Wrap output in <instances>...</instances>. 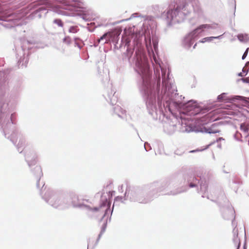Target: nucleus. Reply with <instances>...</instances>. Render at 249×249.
<instances>
[{
	"mask_svg": "<svg viewBox=\"0 0 249 249\" xmlns=\"http://www.w3.org/2000/svg\"><path fill=\"white\" fill-rule=\"evenodd\" d=\"M227 93H222L220 95H218L217 96V100L219 101H228L229 100V98L226 97Z\"/></svg>",
	"mask_w": 249,
	"mask_h": 249,
	"instance_id": "obj_33",
	"label": "nucleus"
},
{
	"mask_svg": "<svg viewBox=\"0 0 249 249\" xmlns=\"http://www.w3.org/2000/svg\"><path fill=\"white\" fill-rule=\"evenodd\" d=\"M223 217L225 219H229L230 218V216H226L224 213H223Z\"/></svg>",
	"mask_w": 249,
	"mask_h": 249,
	"instance_id": "obj_46",
	"label": "nucleus"
},
{
	"mask_svg": "<svg viewBox=\"0 0 249 249\" xmlns=\"http://www.w3.org/2000/svg\"><path fill=\"white\" fill-rule=\"evenodd\" d=\"M4 73L2 71H0V86H2L4 81Z\"/></svg>",
	"mask_w": 249,
	"mask_h": 249,
	"instance_id": "obj_35",
	"label": "nucleus"
},
{
	"mask_svg": "<svg viewBox=\"0 0 249 249\" xmlns=\"http://www.w3.org/2000/svg\"><path fill=\"white\" fill-rule=\"evenodd\" d=\"M238 229L235 227L233 230V242L235 246L236 247V249H239L240 246V239L238 237Z\"/></svg>",
	"mask_w": 249,
	"mask_h": 249,
	"instance_id": "obj_22",
	"label": "nucleus"
},
{
	"mask_svg": "<svg viewBox=\"0 0 249 249\" xmlns=\"http://www.w3.org/2000/svg\"><path fill=\"white\" fill-rule=\"evenodd\" d=\"M95 15L91 10L84 11L81 15L82 18L86 21H90L94 18Z\"/></svg>",
	"mask_w": 249,
	"mask_h": 249,
	"instance_id": "obj_21",
	"label": "nucleus"
},
{
	"mask_svg": "<svg viewBox=\"0 0 249 249\" xmlns=\"http://www.w3.org/2000/svg\"><path fill=\"white\" fill-rule=\"evenodd\" d=\"M115 93L114 90L111 89L107 95H105L106 100L112 105L115 104L118 101V97Z\"/></svg>",
	"mask_w": 249,
	"mask_h": 249,
	"instance_id": "obj_15",
	"label": "nucleus"
},
{
	"mask_svg": "<svg viewBox=\"0 0 249 249\" xmlns=\"http://www.w3.org/2000/svg\"><path fill=\"white\" fill-rule=\"evenodd\" d=\"M113 112L122 119H126V111L119 106H116L113 108Z\"/></svg>",
	"mask_w": 249,
	"mask_h": 249,
	"instance_id": "obj_16",
	"label": "nucleus"
},
{
	"mask_svg": "<svg viewBox=\"0 0 249 249\" xmlns=\"http://www.w3.org/2000/svg\"><path fill=\"white\" fill-rule=\"evenodd\" d=\"M235 99L241 100L242 101L243 105L249 108V98L247 99L240 96H234L232 97V101H234Z\"/></svg>",
	"mask_w": 249,
	"mask_h": 249,
	"instance_id": "obj_23",
	"label": "nucleus"
},
{
	"mask_svg": "<svg viewBox=\"0 0 249 249\" xmlns=\"http://www.w3.org/2000/svg\"><path fill=\"white\" fill-rule=\"evenodd\" d=\"M215 126H216V124H212V126L210 127L204 128V132L209 134H215L219 133L220 131L217 129L214 128Z\"/></svg>",
	"mask_w": 249,
	"mask_h": 249,
	"instance_id": "obj_25",
	"label": "nucleus"
},
{
	"mask_svg": "<svg viewBox=\"0 0 249 249\" xmlns=\"http://www.w3.org/2000/svg\"><path fill=\"white\" fill-rule=\"evenodd\" d=\"M79 0H43L38 4L42 6L34 12V16L39 18L45 15L49 10H52L59 14L67 15L61 11L59 8L69 11L73 10L78 6Z\"/></svg>",
	"mask_w": 249,
	"mask_h": 249,
	"instance_id": "obj_3",
	"label": "nucleus"
},
{
	"mask_svg": "<svg viewBox=\"0 0 249 249\" xmlns=\"http://www.w3.org/2000/svg\"><path fill=\"white\" fill-rule=\"evenodd\" d=\"M202 150H192V151H191L190 152H194L195 151H202Z\"/></svg>",
	"mask_w": 249,
	"mask_h": 249,
	"instance_id": "obj_48",
	"label": "nucleus"
},
{
	"mask_svg": "<svg viewBox=\"0 0 249 249\" xmlns=\"http://www.w3.org/2000/svg\"><path fill=\"white\" fill-rule=\"evenodd\" d=\"M63 42L67 44H70L71 43V39L69 36H66L63 39Z\"/></svg>",
	"mask_w": 249,
	"mask_h": 249,
	"instance_id": "obj_39",
	"label": "nucleus"
},
{
	"mask_svg": "<svg viewBox=\"0 0 249 249\" xmlns=\"http://www.w3.org/2000/svg\"><path fill=\"white\" fill-rule=\"evenodd\" d=\"M202 24L198 26L195 29L189 33V35L192 37L193 39L198 37L201 33L204 32L203 27H202Z\"/></svg>",
	"mask_w": 249,
	"mask_h": 249,
	"instance_id": "obj_18",
	"label": "nucleus"
},
{
	"mask_svg": "<svg viewBox=\"0 0 249 249\" xmlns=\"http://www.w3.org/2000/svg\"><path fill=\"white\" fill-rule=\"evenodd\" d=\"M223 35L218 36H210V37H206L203 38H202L201 40L199 41L201 43H205L206 42H211L214 39H221L222 38Z\"/></svg>",
	"mask_w": 249,
	"mask_h": 249,
	"instance_id": "obj_28",
	"label": "nucleus"
},
{
	"mask_svg": "<svg viewBox=\"0 0 249 249\" xmlns=\"http://www.w3.org/2000/svg\"><path fill=\"white\" fill-rule=\"evenodd\" d=\"M127 47L124 59L130 62L134 52L135 70L140 77V89L143 95L147 110L155 120L164 121L166 113H173L176 109H183L184 113L190 115L204 114L208 110L201 109L196 101L183 103L182 96L177 93L170 75L169 68L162 66L157 60L154 51L157 52L158 38L144 23L141 29L122 37Z\"/></svg>",
	"mask_w": 249,
	"mask_h": 249,
	"instance_id": "obj_1",
	"label": "nucleus"
},
{
	"mask_svg": "<svg viewBox=\"0 0 249 249\" xmlns=\"http://www.w3.org/2000/svg\"><path fill=\"white\" fill-rule=\"evenodd\" d=\"M218 147H219V148H221V144H218Z\"/></svg>",
	"mask_w": 249,
	"mask_h": 249,
	"instance_id": "obj_50",
	"label": "nucleus"
},
{
	"mask_svg": "<svg viewBox=\"0 0 249 249\" xmlns=\"http://www.w3.org/2000/svg\"><path fill=\"white\" fill-rule=\"evenodd\" d=\"M181 122L178 121V125H181L182 128L180 131L182 132H189L190 131H192L193 130L192 127H191L189 125V122L188 120H187L185 118H183L182 117H180Z\"/></svg>",
	"mask_w": 249,
	"mask_h": 249,
	"instance_id": "obj_14",
	"label": "nucleus"
},
{
	"mask_svg": "<svg viewBox=\"0 0 249 249\" xmlns=\"http://www.w3.org/2000/svg\"><path fill=\"white\" fill-rule=\"evenodd\" d=\"M192 7L188 3H182L174 8H170L167 12L162 14V17L165 20L168 26L182 22L191 12Z\"/></svg>",
	"mask_w": 249,
	"mask_h": 249,
	"instance_id": "obj_4",
	"label": "nucleus"
},
{
	"mask_svg": "<svg viewBox=\"0 0 249 249\" xmlns=\"http://www.w3.org/2000/svg\"><path fill=\"white\" fill-rule=\"evenodd\" d=\"M133 18H143L144 20H151L153 18V17L151 16H142L138 13H135L132 14L130 18L126 19L125 20H128Z\"/></svg>",
	"mask_w": 249,
	"mask_h": 249,
	"instance_id": "obj_24",
	"label": "nucleus"
},
{
	"mask_svg": "<svg viewBox=\"0 0 249 249\" xmlns=\"http://www.w3.org/2000/svg\"><path fill=\"white\" fill-rule=\"evenodd\" d=\"M210 116H211V115H210V114H207V115H205L204 116V117H205V118H206V117H207V118H209Z\"/></svg>",
	"mask_w": 249,
	"mask_h": 249,
	"instance_id": "obj_47",
	"label": "nucleus"
},
{
	"mask_svg": "<svg viewBox=\"0 0 249 249\" xmlns=\"http://www.w3.org/2000/svg\"><path fill=\"white\" fill-rule=\"evenodd\" d=\"M157 192V189L155 190L152 188L150 193L146 196H145V192L143 190L139 188L131 189L130 187H127L125 192L124 197L126 198L125 199H129L131 201L146 203L151 201L156 193Z\"/></svg>",
	"mask_w": 249,
	"mask_h": 249,
	"instance_id": "obj_6",
	"label": "nucleus"
},
{
	"mask_svg": "<svg viewBox=\"0 0 249 249\" xmlns=\"http://www.w3.org/2000/svg\"><path fill=\"white\" fill-rule=\"evenodd\" d=\"M44 186V184H43L40 195L46 203L54 208L63 209L67 207L64 200L55 192L49 189L45 190V188L43 189Z\"/></svg>",
	"mask_w": 249,
	"mask_h": 249,
	"instance_id": "obj_7",
	"label": "nucleus"
},
{
	"mask_svg": "<svg viewBox=\"0 0 249 249\" xmlns=\"http://www.w3.org/2000/svg\"><path fill=\"white\" fill-rule=\"evenodd\" d=\"M34 175L36 176L37 182H36V187L37 188H39V181L41 177L42 176V170L39 166H36L34 169Z\"/></svg>",
	"mask_w": 249,
	"mask_h": 249,
	"instance_id": "obj_20",
	"label": "nucleus"
},
{
	"mask_svg": "<svg viewBox=\"0 0 249 249\" xmlns=\"http://www.w3.org/2000/svg\"><path fill=\"white\" fill-rule=\"evenodd\" d=\"M200 191L202 192H204L203 194L202 195V197H206L208 199H209V196L207 194V186L205 184H203L202 183L200 184Z\"/></svg>",
	"mask_w": 249,
	"mask_h": 249,
	"instance_id": "obj_30",
	"label": "nucleus"
},
{
	"mask_svg": "<svg viewBox=\"0 0 249 249\" xmlns=\"http://www.w3.org/2000/svg\"><path fill=\"white\" fill-rule=\"evenodd\" d=\"M11 104L7 98L0 99V129L5 133L6 129H13L16 119L15 113H10Z\"/></svg>",
	"mask_w": 249,
	"mask_h": 249,
	"instance_id": "obj_5",
	"label": "nucleus"
},
{
	"mask_svg": "<svg viewBox=\"0 0 249 249\" xmlns=\"http://www.w3.org/2000/svg\"><path fill=\"white\" fill-rule=\"evenodd\" d=\"M238 75H239V76H242V73H241V72L239 73L238 74Z\"/></svg>",
	"mask_w": 249,
	"mask_h": 249,
	"instance_id": "obj_51",
	"label": "nucleus"
},
{
	"mask_svg": "<svg viewBox=\"0 0 249 249\" xmlns=\"http://www.w3.org/2000/svg\"><path fill=\"white\" fill-rule=\"evenodd\" d=\"M24 153L25 160L29 167L31 168L35 165L37 162V155L36 153L33 150L27 149L25 150Z\"/></svg>",
	"mask_w": 249,
	"mask_h": 249,
	"instance_id": "obj_11",
	"label": "nucleus"
},
{
	"mask_svg": "<svg viewBox=\"0 0 249 249\" xmlns=\"http://www.w3.org/2000/svg\"><path fill=\"white\" fill-rule=\"evenodd\" d=\"M194 41L195 39H193L192 37L188 34L184 37L182 41V45L186 49H189L191 48Z\"/></svg>",
	"mask_w": 249,
	"mask_h": 249,
	"instance_id": "obj_17",
	"label": "nucleus"
},
{
	"mask_svg": "<svg viewBox=\"0 0 249 249\" xmlns=\"http://www.w3.org/2000/svg\"><path fill=\"white\" fill-rule=\"evenodd\" d=\"M249 48H248L245 51V52H244V54H243L242 55V59H244L246 56H247V54H248V51H249Z\"/></svg>",
	"mask_w": 249,
	"mask_h": 249,
	"instance_id": "obj_42",
	"label": "nucleus"
},
{
	"mask_svg": "<svg viewBox=\"0 0 249 249\" xmlns=\"http://www.w3.org/2000/svg\"><path fill=\"white\" fill-rule=\"evenodd\" d=\"M52 22L53 25H55V26L64 30V29H63L64 23L61 20V19H60L59 18H55L53 20Z\"/></svg>",
	"mask_w": 249,
	"mask_h": 249,
	"instance_id": "obj_29",
	"label": "nucleus"
},
{
	"mask_svg": "<svg viewBox=\"0 0 249 249\" xmlns=\"http://www.w3.org/2000/svg\"><path fill=\"white\" fill-rule=\"evenodd\" d=\"M102 198L103 203L100 207H95L92 209L88 204L89 202L88 199L82 198L76 195H73L71 196V203L74 207L89 211L95 214L96 216H101V221L103 222V224L97 241H99L102 234L105 232L108 220L110 221L111 215L113 211H111L109 209V206L108 204H107V199L106 198L104 199L103 196Z\"/></svg>",
	"mask_w": 249,
	"mask_h": 249,
	"instance_id": "obj_2",
	"label": "nucleus"
},
{
	"mask_svg": "<svg viewBox=\"0 0 249 249\" xmlns=\"http://www.w3.org/2000/svg\"><path fill=\"white\" fill-rule=\"evenodd\" d=\"M174 121L171 122H165L163 124V129L165 133L168 134H173L177 129V119L174 118Z\"/></svg>",
	"mask_w": 249,
	"mask_h": 249,
	"instance_id": "obj_13",
	"label": "nucleus"
},
{
	"mask_svg": "<svg viewBox=\"0 0 249 249\" xmlns=\"http://www.w3.org/2000/svg\"><path fill=\"white\" fill-rule=\"evenodd\" d=\"M194 12L197 14L198 16H201L203 15L202 9L199 6H196L194 8Z\"/></svg>",
	"mask_w": 249,
	"mask_h": 249,
	"instance_id": "obj_32",
	"label": "nucleus"
},
{
	"mask_svg": "<svg viewBox=\"0 0 249 249\" xmlns=\"http://www.w3.org/2000/svg\"><path fill=\"white\" fill-rule=\"evenodd\" d=\"M202 27H203L204 31L205 30H216L219 27L217 24L213 23V24H202Z\"/></svg>",
	"mask_w": 249,
	"mask_h": 249,
	"instance_id": "obj_26",
	"label": "nucleus"
},
{
	"mask_svg": "<svg viewBox=\"0 0 249 249\" xmlns=\"http://www.w3.org/2000/svg\"><path fill=\"white\" fill-rule=\"evenodd\" d=\"M213 142L210 143V144L208 145L205 149L208 148L210 145H211L212 144H213Z\"/></svg>",
	"mask_w": 249,
	"mask_h": 249,
	"instance_id": "obj_49",
	"label": "nucleus"
},
{
	"mask_svg": "<svg viewBox=\"0 0 249 249\" xmlns=\"http://www.w3.org/2000/svg\"><path fill=\"white\" fill-rule=\"evenodd\" d=\"M244 83H249V79L247 78H242L241 79Z\"/></svg>",
	"mask_w": 249,
	"mask_h": 249,
	"instance_id": "obj_43",
	"label": "nucleus"
},
{
	"mask_svg": "<svg viewBox=\"0 0 249 249\" xmlns=\"http://www.w3.org/2000/svg\"><path fill=\"white\" fill-rule=\"evenodd\" d=\"M196 169L195 168L189 170L183 175L184 179L186 181L190 188L197 187L199 183V179L193 174Z\"/></svg>",
	"mask_w": 249,
	"mask_h": 249,
	"instance_id": "obj_9",
	"label": "nucleus"
},
{
	"mask_svg": "<svg viewBox=\"0 0 249 249\" xmlns=\"http://www.w3.org/2000/svg\"><path fill=\"white\" fill-rule=\"evenodd\" d=\"M3 133L5 137L9 139L21 153L26 145V140L22 134L15 129L14 125L13 129L7 127L6 132Z\"/></svg>",
	"mask_w": 249,
	"mask_h": 249,
	"instance_id": "obj_8",
	"label": "nucleus"
},
{
	"mask_svg": "<svg viewBox=\"0 0 249 249\" xmlns=\"http://www.w3.org/2000/svg\"><path fill=\"white\" fill-rule=\"evenodd\" d=\"M28 53L26 54L25 50L20 49L17 54V58L18 60L19 65L26 67L28 62Z\"/></svg>",
	"mask_w": 249,
	"mask_h": 249,
	"instance_id": "obj_12",
	"label": "nucleus"
},
{
	"mask_svg": "<svg viewBox=\"0 0 249 249\" xmlns=\"http://www.w3.org/2000/svg\"><path fill=\"white\" fill-rule=\"evenodd\" d=\"M227 212L228 213V214L231 216V217H233V215L234 214V211L233 209V208L232 207H230L229 208H228L227 210Z\"/></svg>",
	"mask_w": 249,
	"mask_h": 249,
	"instance_id": "obj_36",
	"label": "nucleus"
},
{
	"mask_svg": "<svg viewBox=\"0 0 249 249\" xmlns=\"http://www.w3.org/2000/svg\"><path fill=\"white\" fill-rule=\"evenodd\" d=\"M11 16L7 15L4 12L0 11V24L6 28H11L19 25L18 23H17V19H8Z\"/></svg>",
	"mask_w": 249,
	"mask_h": 249,
	"instance_id": "obj_10",
	"label": "nucleus"
},
{
	"mask_svg": "<svg viewBox=\"0 0 249 249\" xmlns=\"http://www.w3.org/2000/svg\"><path fill=\"white\" fill-rule=\"evenodd\" d=\"M240 129L243 132L244 137H248L249 136V122L246 121L241 123Z\"/></svg>",
	"mask_w": 249,
	"mask_h": 249,
	"instance_id": "obj_19",
	"label": "nucleus"
},
{
	"mask_svg": "<svg viewBox=\"0 0 249 249\" xmlns=\"http://www.w3.org/2000/svg\"><path fill=\"white\" fill-rule=\"evenodd\" d=\"M125 199H124V197L123 196H117L115 198V201L114 202H118V201H120L121 202H124V200Z\"/></svg>",
	"mask_w": 249,
	"mask_h": 249,
	"instance_id": "obj_40",
	"label": "nucleus"
},
{
	"mask_svg": "<svg viewBox=\"0 0 249 249\" xmlns=\"http://www.w3.org/2000/svg\"><path fill=\"white\" fill-rule=\"evenodd\" d=\"M196 44H195V45L194 46V47H193V49H194V48H195V47H196Z\"/></svg>",
	"mask_w": 249,
	"mask_h": 249,
	"instance_id": "obj_52",
	"label": "nucleus"
},
{
	"mask_svg": "<svg viewBox=\"0 0 249 249\" xmlns=\"http://www.w3.org/2000/svg\"><path fill=\"white\" fill-rule=\"evenodd\" d=\"M181 192H182V191H178V192H174V193H171V195H176L178 194L181 193Z\"/></svg>",
	"mask_w": 249,
	"mask_h": 249,
	"instance_id": "obj_44",
	"label": "nucleus"
},
{
	"mask_svg": "<svg viewBox=\"0 0 249 249\" xmlns=\"http://www.w3.org/2000/svg\"><path fill=\"white\" fill-rule=\"evenodd\" d=\"M234 138L238 140V141H240V140H241V138H242V134H240L239 132H238V131H237L234 135Z\"/></svg>",
	"mask_w": 249,
	"mask_h": 249,
	"instance_id": "obj_37",
	"label": "nucleus"
},
{
	"mask_svg": "<svg viewBox=\"0 0 249 249\" xmlns=\"http://www.w3.org/2000/svg\"><path fill=\"white\" fill-rule=\"evenodd\" d=\"M74 40L75 45L77 46L79 49H81L82 48V46L80 43V42L81 40L78 38H75Z\"/></svg>",
	"mask_w": 249,
	"mask_h": 249,
	"instance_id": "obj_38",
	"label": "nucleus"
},
{
	"mask_svg": "<svg viewBox=\"0 0 249 249\" xmlns=\"http://www.w3.org/2000/svg\"><path fill=\"white\" fill-rule=\"evenodd\" d=\"M221 140L224 141V139L223 138H222V137H220V138H218V139H217V140H216V142H218L219 141H221Z\"/></svg>",
	"mask_w": 249,
	"mask_h": 249,
	"instance_id": "obj_45",
	"label": "nucleus"
},
{
	"mask_svg": "<svg viewBox=\"0 0 249 249\" xmlns=\"http://www.w3.org/2000/svg\"><path fill=\"white\" fill-rule=\"evenodd\" d=\"M144 149L146 151L151 149V147L148 142H145L144 143Z\"/></svg>",
	"mask_w": 249,
	"mask_h": 249,
	"instance_id": "obj_41",
	"label": "nucleus"
},
{
	"mask_svg": "<svg viewBox=\"0 0 249 249\" xmlns=\"http://www.w3.org/2000/svg\"><path fill=\"white\" fill-rule=\"evenodd\" d=\"M112 37V34L110 32H107L104 34L99 39L98 42H100L101 41L105 39V41L104 43H107Z\"/></svg>",
	"mask_w": 249,
	"mask_h": 249,
	"instance_id": "obj_27",
	"label": "nucleus"
},
{
	"mask_svg": "<svg viewBox=\"0 0 249 249\" xmlns=\"http://www.w3.org/2000/svg\"><path fill=\"white\" fill-rule=\"evenodd\" d=\"M79 30V28L77 26H71L69 29V32L70 33H76Z\"/></svg>",
	"mask_w": 249,
	"mask_h": 249,
	"instance_id": "obj_34",
	"label": "nucleus"
},
{
	"mask_svg": "<svg viewBox=\"0 0 249 249\" xmlns=\"http://www.w3.org/2000/svg\"><path fill=\"white\" fill-rule=\"evenodd\" d=\"M237 38L241 42H246L249 39L248 36L246 34H239L237 36Z\"/></svg>",
	"mask_w": 249,
	"mask_h": 249,
	"instance_id": "obj_31",
	"label": "nucleus"
}]
</instances>
